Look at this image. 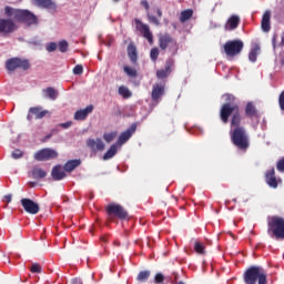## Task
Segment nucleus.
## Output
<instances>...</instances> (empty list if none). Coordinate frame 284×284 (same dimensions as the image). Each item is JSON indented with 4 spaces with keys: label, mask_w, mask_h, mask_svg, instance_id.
<instances>
[{
    "label": "nucleus",
    "mask_w": 284,
    "mask_h": 284,
    "mask_svg": "<svg viewBox=\"0 0 284 284\" xmlns=\"http://www.w3.org/2000/svg\"><path fill=\"white\" fill-rule=\"evenodd\" d=\"M19 30V27L12 19H0V34L3 37H9V34H12V32H17Z\"/></svg>",
    "instance_id": "nucleus-9"
},
{
    "label": "nucleus",
    "mask_w": 284,
    "mask_h": 284,
    "mask_svg": "<svg viewBox=\"0 0 284 284\" xmlns=\"http://www.w3.org/2000/svg\"><path fill=\"white\" fill-rule=\"evenodd\" d=\"M194 251L196 252V254L204 255L205 254V245H203V243H201V242H195Z\"/></svg>",
    "instance_id": "nucleus-35"
},
{
    "label": "nucleus",
    "mask_w": 284,
    "mask_h": 284,
    "mask_svg": "<svg viewBox=\"0 0 284 284\" xmlns=\"http://www.w3.org/2000/svg\"><path fill=\"white\" fill-rule=\"evenodd\" d=\"M276 168L278 172H284V156L277 162Z\"/></svg>",
    "instance_id": "nucleus-46"
},
{
    "label": "nucleus",
    "mask_w": 284,
    "mask_h": 284,
    "mask_svg": "<svg viewBox=\"0 0 284 284\" xmlns=\"http://www.w3.org/2000/svg\"><path fill=\"white\" fill-rule=\"evenodd\" d=\"M48 114H50V111L43 110L41 106H31L27 115V121H32L33 116L37 120L43 119L44 116H48Z\"/></svg>",
    "instance_id": "nucleus-12"
},
{
    "label": "nucleus",
    "mask_w": 284,
    "mask_h": 284,
    "mask_svg": "<svg viewBox=\"0 0 284 284\" xmlns=\"http://www.w3.org/2000/svg\"><path fill=\"white\" fill-rule=\"evenodd\" d=\"M58 156L59 152L57 150L45 148L36 152L33 159L36 161H52V159H57Z\"/></svg>",
    "instance_id": "nucleus-10"
},
{
    "label": "nucleus",
    "mask_w": 284,
    "mask_h": 284,
    "mask_svg": "<svg viewBox=\"0 0 284 284\" xmlns=\"http://www.w3.org/2000/svg\"><path fill=\"white\" fill-rule=\"evenodd\" d=\"M51 176L53 181H63V179H65V171L61 169V165H55L52 169Z\"/></svg>",
    "instance_id": "nucleus-25"
},
{
    "label": "nucleus",
    "mask_w": 284,
    "mask_h": 284,
    "mask_svg": "<svg viewBox=\"0 0 284 284\" xmlns=\"http://www.w3.org/2000/svg\"><path fill=\"white\" fill-rule=\"evenodd\" d=\"M163 94H165V84L163 83H155L153 84V89L151 92V99L155 103H159V100L163 98Z\"/></svg>",
    "instance_id": "nucleus-16"
},
{
    "label": "nucleus",
    "mask_w": 284,
    "mask_h": 284,
    "mask_svg": "<svg viewBox=\"0 0 284 284\" xmlns=\"http://www.w3.org/2000/svg\"><path fill=\"white\" fill-rule=\"evenodd\" d=\"M243 48H245V44L242 40H229L224 44V52L226 57H237V54L243 52Z\"/></svg>",
    "instance_id": "nucleus-6"
},
{
    "label": "nucleus",
    "mask_w": 284,
    "mask_h": 284,
    "mask_svg": "<svg viewBox=\"0 0 284 284\" xmlns=\"http://www.w3.org/2000/svg\"><path fill=\"white\" fill-rule=\"evenodd\" d=\"M79 165H81V160H69L64 164L63 169H64V172H74V170H77Z\"/></svg>",
    "instance_id": "nucleus-27"
},
{
    "label": "nucleus",
    "mask_w": 284,
    "mask_h": 284,
    "mask_svg": "<svg viewBox=\"0 0 284 284\" xmlns=\"http://www.w3.org/2000/svg\"><path fill=\"white\" fill-rule=\"evenodd\" d=\"M258 52H261V47L258 44H255L248 53V61H251L252 63H256Z\"/></svg>",
    "instance_id": "nucleus-28"
},
{
    "label": "nucleus",
    "mask_w": 284,
    "mask_h": 284,
    "mask_svg": "<svg viewBox=\"0 0 284 284\" xmlns=\"http://www.w3.org/2000/svg\"><path fill=\"white\" fill-rule=\"evenodd\" d=\"M150 58L153 63H156V60L159 59V48L154 47L151 49Z\"/></svg>",
    "instance_id": "nucleus-38"
},
{
    "label": "nucleus",
    "mask_w": 284,
    "mask_h": 284,
    "mask_svg": "<svg viewBox=\"0 0 284 284\" xmlns=\"http://www.w3.org/2000/svg\"><path fill=\"white\" fill-rule=\"evenodd\" d=\"M58 48L62 53L68 52V48H69L68 41L65 40L60 41L58 44Z\"/></svg>",
    "instance_id": "nucleus-40"
},
{
    "label": "nucleus",
    "mask_w": 284,
    "mask_h": 284,
    "mask_svg": "<svg viewBox=\"0 0 284 284\" xmlns=\"http://www.w3.org/2000/svg\"><path fill=\"white\" fill-rule=\"evenodd\" d=\"M136 132V123L131 124L129 129L122 132L118 139V145H125L130 139H132V134Z\"/></svg>",
    "instance_id": "nucleus-14"
},
{
    "label": "nucleus",
    "mask_w": 284,
    "mask_h": 284,
    "mask_svg": "<svg viewBox=\"0 0 284 284\" xmlns=\"http://www.w3.org/2000/svg\"><path fill=\"white\" fill-rule=\"evenodd\" d=\"M73 74H83V65L82 64H77L74 68H73Z\"/></svg>",
    "instance_id": "nucleus-42"
},
{
    "label": "nucleus",
    "mask_w": 284,
    "mask_h": 284,
    "mask_svg": "<svg viewBox=\"0 0 284 284\" xmlns=\"http://www.w3.org/2000/svg\"><path fill=\"white\" fill-rule=\"evenodd\" d=\"M21 205L28 214H39L40 206L37 202L24 197L21 200Z\"/></svg>",
    "instance_id": "nucleus-13"
},
{
    "label": "nucleus",
    "mask_w": 284,
    "mask_h": 284,
    "mask_svg": "<svg viewBox=\"0 0 284 284\" xmlns=\"http://www.w3.org/2000/svg\"><path fill=\"white\" fill-rule=\"evenodd\" d=\"M261 29L264 32H270L272 30V12L265 11L263 17H262V22H261Z\"/></svg>",
    "instance_id": "nucleus-21"
},
{
    "label": "nucleus",
    "mask_w": 284,
    "mask_h": 284,
    "mask_svg": "<svg viewBox=\"0 0 284 284\" xmlns=\"http://www.w3.org/2000/svg\"><path fill=\"white\" fill-rule=\"evenodd\" d=\"M30 185H31V187H34V185H37V183L31 182Z\"/></svg>",
    "instance_id": "nucleus-55"
},
{
    "label": "nucleus",
    "mask_w": 284,
    "mask_h": 284,
    "mask_svg": "<svg viewBox=\"0 0 284 284\" xmlns=\"http://www.w3.org/2000/svg\"><path fill=\"white\" fill-rule=\"evenodd\" d=\"M193 14H194V10H192V9L183 10L180 14L181 23H185V21H190V19H192Z\"/></svg>",
    "instance_id": "nucleus-30"
},
{
    "label": "nucleus",
    "mask_w": 284,
    "mask_h": 284,
    "mask_svg": "<svg viewBox=\"0 0 284 284\" xmlns=\"http://www.w3.org/2000/svg\"><path fill=\"white\" fill-rule=\"evenodd\" d=\"M245 284H267V271L263 266H250L243 274Z\"/></svg>",
    "instance_id": "nucleus-3"
},
{
    "label": "nucleus",
    "mask_w": 284,
    "mask_h": 284,
    "mask_svg": "<svg viewBox=\"0 0 284 284\" xmlns=\"http://www.w3.org/2000/svg\"><path fill=\"white\" fill-rule=\"evenodd\" d=\"M231 116V128L230 131L231 142L237 150L242 152H247L250 150V135L245 130V126H241L243 116L241 115V106L237 103H224L220 110V119L224 125L230 123Z\"/></svg>",
    "instance_id": "nucleus-1"
},
{
    "label": "nucleus",
    "mask_w": 284,
    "mask_h": 284,
    "mask_svg": "<svg viewBox=\"0 0 284 284\" xmlns=\"http://www.w3.org/2000/svg\"><path fill=\"white\" fill-rule=\"evenodd\" d=\"M57 48H58L57 42H50L49 44H47V52H54Z\"/></svg>",
    "instance_id": "nucleus-43"
},
{
    "label": "nucleus",
    "mask_w": 284,
    "mask_h": 284,
    "mask_svg": "<svg viewBox=\"0 0 284 284\" xmlns=\"http://www.w3.org/2000/svg\"><path fill=\"white\" fill-rule=\"evenodd\" d=\"M169 45H173V48H175V50L178 48L176 41L174 40V38H172V36H170V33H165L159 38V47L161 50H168Z\"/></svg>",
    "instance_id": "nucleus-15"
},
{
    "label": "nucleus",
    "mask_w": 284,
    "mask_h": 284,
    "mask_svg": "<svg viewBox=\"0 0 284 284\" xmlns=\"http://www.w3.org/2000/svg\"><path fill=\"white\" fill-rule=\"evenodd\" d=\"M126 52L131 63H136V61H139V53L136 52V45L134 42H131L128 45Z\"/></svg>",
    "instance_id": "nucleus-22"
},
{
    "label": "nucleus",
    "mask_w": 284,
    "mask_h": 284,
    "mask_svg": "<svg viewBox=\"0 0 284 284\" xmlns=\"http://www.w3.org/2000/svg\"><path fill=\"white\" fill-rule=\"evenodd\" d=\"M114 1V3H119V1H121V0H113Z\"/></svg>",
    "instance_id": "nucleus-56"
},
{
    "label": "nucleus",
    "mask_w": 284,
    "mask_h": 284,
    "mask_svg": "<svg viewBox=\"0 0 284 284\" xmlns=\"http://www.w3.org/2000/svg\"><path fill=\"white\" fill-rule=\"evenodd\" d=\"M30 272H32V274H41L42 267L39 263H33L30 267Z\"/></svg>",
    "instance_id": "nucleus-39"
},
{
    "label": "nucleus",
    "mask_w": 284,
    "mask_h": 284,
    "mask_svg": "<svg viewBox=\"0 0 284 284\" xmlns=\"http://www.w3.org/2000/svg\"><path fill=\"white\" fill-rule=\"evenodd\" d=\"M6 68L9 72H14L18 68L21 70H30V61L20 58H11L6 62Z\"/></svg>",
    "instance_id": "nucleus-8"
},
{
    "label": "nucleus",
    "mask_w": 284,
    "mask_h": 284,
    "mask_svg": "<svg viewBox=\"0 0 284 284\" xmlns=\"http://www.w3.org/2000/svg\"><path fill=\"white\" fill-rule=\"evenodd\" d=\"M245 115L248 116V119L258 118V110H256V105H254L253 102L246 103Z\"/></svg>",
    "instance_id": "nucleus-24"
},
{
    "label": "nucleus",
    "mask_w": 284,
    "mask_h": 284,
    "mask_svg": "<svg viewBox=\"0 0 284 284\" xmlns=\"http://www.w3.org/2000/svg\"><path fill=\"white\" fill-rule=\"evenodd\" d=\"M87 145L89 146L91 152H103L105 150V143L100 138L98 139H89L87 141Z\"/></svg>",
    "instance_id": "nucleus-17"
},
{
    "label": "nucleus",
    "mask_w": 284,
    "mask_h": 284,
    "mask_svg": "<svg viewBox=\"0 0 284 284\" xmlns=\"http://www.w3.org/2000/svg\"><path fill=\"white\" fill-rule=\"evenodd\" d=\"M278 103H280L281 110H284V91L280 94Z\"/></svg>",
    "instance_id": "nucleus-47"
},
{
    "label": "nucleus",
    "mask_w": 284,
    "mask_h": 284,
    "mask_svg": "<svg viewBox=\"0 0 284 284\" xmlns=\"http://www.w3.org/2000/svg\"><path fill=\"white\" fill-rule=\"evenodd\" d=\"M23 156V151L17 149L12 152V159H21Z\"/></svg>",
    "instance_id": "nucleus-44"
},
{
    "label": "nucleus",
    "mask_w": 284,
    "mask_h": 284,
    "mask_svg": "<svg viewBox=\"0 0 284 284\" xmlns=\"http://www.w3.org/2000/svg\"><path fill=\"white\" fill-rule=\"evenodd\" d=\"M45 140H48V139H52V134H48V135H45V138H44Z\"/></svg>",
    "instance_id": "nucleus-54"
},
{
    "label": "nucleus",
    "mask_w": 284,
    "mask_h": 284,
    "mask_svg": "<svg viewBox=\"0 0 284 284\" xmlns=\"http://www.w3.org/2000/svg\"><path fill=\"white\" fill-rule=\"evenodd\" d=\"M150 276H152V272L150 271H141L138 276H136V281L139 283H145V281H148V278H150Z\"/></svg>",
    "instance_id": "nucleus-33"
},
{
    "label": "nucleus",
    "mask_w": 284,
    "mask_h": 284,
    "mask_svg": "<svg viewBox=\"0 0 284 284\" xmlns=\"http://www.w3.org/2000/svg\"><path fill=\"white\" fill-rule=\"evenodd\" d=\"M32 174V179H45L48 176V172H45L43 169L41 168H34L31 172Z\"/></svg>",
    "instance_id": "nucleus-29"
},
{
    "label": "nucleus",
    "mask_w": 284,
    "mask_h": 284,
    "mask_svg": "<svg viewBox=\"0 0 284 284\" xmlns=\"http://www.w3.org/2000/svg\"><path fill=\"white\" fill-rule=\"evenodd\" d=\"M71 126H72V122H70V121L60 124V128H63L64 130H68V128H71Z\"/></svg>",
    "instance_id": "nucleus-49"
},
{
    "label": "nucleus",
    "mask_w": 284,
    "mask_h": 284,
    "mask_svg": "<svg viewBox=\"0 0 284 284\" xmlns=\"http://www.w3.org/2000/svg\"><path fill=\"white\" fill-rule=\"evenodd\" d=\"M276 39H278V37L274 34L272 38L273 48H276Z\"/></svg>",
    "instance_id": "nucleus-51"
},
{
    "label": "nucleus",
    "mask_w": 284,
    "mask_h": 284,
    "mask_svg": "<svg viewBox=\"0 0 284 284\" xmlns=\"http://www.w3.org/2000/svg\"><path fill=\"white\" fill-rule=\"evenodd\" d=\"M133 23H135V30L136 32H140L141 37L146 39V41L152 45L154 43V34H152V31L150 30V26L143 23L141 19L135 18L133 20Z\"/></svg>",
    "instance_id": "nucleus-7"
},
{
    "label": "nucleus",
    "mask_w": 284,
    "mask_h": 284,
    "mask_svg": "<svg viewBox=\"0 0 284 284\" xmlns=\"http://www.w3.org/2000/svg\"><path fill=\"white\" fill-rule=\"evenodd\" d=\"M149 23H153V26H161V21L156 16H152L150 12L146 13Z\"/></svg>",
    "instance_id": "nucleus-37"
},
{
    "label": "nucleus",
    "mask_w": 284,
    "mask_h": 284,
    "mask_svg": "<svg viewBox=\"0 0 284 284\" xmlns=\"http://www.w3.org/2000/svg\"><path fill=\"white\" fill-rule=\"evenodd\" d=\"M224 97H225L226 103H234V101H236V98L230 93H226Z\"/></svg>",
    "instance_id": "nucleus-45"
},
{
    "label": "nucleus",
    "mask_w": 284,
    "mask_h": 284,
    "mask_svg": "<svg viewBox=\"0 0 284 284\" xmlns=\"http://www.w3.org/2000/svg\"><path fill=\"white\" fill-rule=\"evenodd\" d=\"M72 284H83L79 278H73Z\"/></svg>",
    "instance_id": "nucleus-53"
},
{
    "label": "nucleus",
    "mask_w": 284,
    "mask_h": 284,
    "mask_svg": "<svg viewBox=\"0 0 284 284\" xmlns=\"http://www.w3.org/2000/svg\"><path fill=\"white\" fill-rule=\"evenodd\" d=\"M116 144L110 146V149L104 153L103 161H110V159L116 156Z\"/></svg>",
    "instance_id": "nucleus-31"
},
{
    "label": "nucleus",
    "mask_w": 284,
    "mask_h": 284,
    "mask_svg": "<svg viewBox=\"0 0 284 284\" xmlns=\"http://www.w3.org/2000/svg\"><path fill=\"white\" fill-rule=\"evenodd\" d=\"M94 111V105L90 104L84 109H80L74 113L75 121H85L88 119V114H92Z\"/></svg>",
    "instance_id": "nucleus-19"
},
{
    "label": "nucleus",
    "mask_w": 284,
    "mask_h": 284,
    "mask_svg": "<svg viewBox=\"0 0 284 284\" xmlns=\"http://www.w3.org/2000/svg\"><path fill=\"white\" fill-rule=\"evenodd\" d=\"M4 14H7L8 17H12L13 21H17V23H24L29 28L30 26H39V18H37V16L30 10L6 7Z\"/></svg>",
    "instance_id": "nucleus-2"
},
{
    "label": "nucleus",
    "mask_w": 284,
    "mask_h": 284,
    "mask_svg": "<svg viewBox=\"0 0 284 284\" xmlns=\"http://www.w3.org/2000/svg\"><path fill=\"white\" fill-rule=\"evenodd\" d=\"M173 71H174V59L169 58L165 61L164 69H160L156 71L155 73L156 79H160V80L168 79V77H170Z\"/></svg>",
    "instance_id": "nucleus-11"
},
{
    "label": "nucleus",
    "mask_w": 284,
    "mask_h": 284,
    "mask_svg": "<svg viewBox=\"0 0 284 284\" xmlns=\"http://www.w3.org/2000/svg\"><path fill=\"white\" fill-rule=\"evenodd\" d=\"M34 3L38 8H44V10L57 12V2L53 0H34Z\"/></svg>",
    "instance_id": "nucleus-20"
},
{
    "label": "nucleus",
    "mask_w": 284,
    "mask_h": 284,
    "mask_svg": "<svg viewBox=\"0 0 284 284\" xmlns=\"http://www.w3.org/2000/svg\"><path fill=\"white\" fill-rule=\"evenodd\" d=\"M42 92L44 94V99H50V101H57V97H59V91H55L52 87L43 89Z\"/></svg>",
    "instance_id": "nucleus-26"
},
{
    "label": "nucleus",
    "mask_w": 284,
    "mask_h": 284,
    "mask_svg": "<svg viewBox=\"0 0 284 284\" xmlns=\"http://www.w3.org/2000/svg\"><path fill=\"white\" fill-rule=\"evenodd\" d=\"M267 234L275 241H284V217L278 215L267 217Z\"/></svg>",
    "instance_id": "nucleus-4"
},
{
    "label": "nucleus",
    "mask_w": 284,
    "mask_h": 284,
    "mask_svg": "<svg viewBox=\"0 0 284 284\" xmlns=\"http://www.w3.org/2000/svg\"><path fill=\"white\" fill-rule=\"evenodd\" d=\"M118 93L120 97H123V99H130L132 97V91L125 85H121L118 89Z\"/></svg>",
    "instance_id": "nucleus-32"
},
{
    "label": "nucleus",
    "mask_w": 284,
    "mask_h": 284,
    "mask_svg": "<svg viewBox=\"0 0 284 284\" xmlns=\"http://www.w3.org/2000/svg\"><path fill=\"white\" fill-rule=\"evenodd\" d=\"M116 131H113L111 133H104L103 139L106 143H112V141L116 139Z\"/></svg>",
    "instance_id": "nucleus-36"
},
{
    "label": "nucleus",
    "mask_w": 284,
    "mask_h": 284,
    "mask_svg": "<svg viewBox=\"0 0 284 284\" xmlns=\"http://www.w3.org/2000/svg\"><path fill=\"white\" fill-rule=\"evenodd\" d=\"M265 181L273 190H276V187H278V180L276 179V171L274 170V168L266 171Z\"/></svg>",
    "instance_id": "nucleus-18"
},
{
    "label": "nucleus",
    "mask_w": 284,
    "mask_h": 284,
    "mask_svg": "<svg viewBox=\"0 0 284 284\" xmlns=\"http://www.w3.org/2000/svg\"><path fill=\"white\" fill-rule=\"evenodd\" d=\"M105 212L109 219H120V221H128L130 214L128 211L121 205L116 203H111L105 207Z\"/></svg>",
    "instance_id": "nucleus-5"
},
{
    "label": "nucleus",
    "mask_w": 284,
    "mask_h": 284,
    "mask_svg": "<svg viewBox=\"0 0 284 284\" xmlns=\"http://www.w3.org/2000/svg\"><path fill=\"white\" fill-rule=\"evenodd\" d=\"M123 70L125 72V74L129 75L131 79H136V77L139 74L136 72V69L129 67V65H124Z\"/></svg>",
    "instance_id": "nucleus-34"
},
{
    "label": "nucleus",
    "mask_w": 284,
    "mask_h": 284,
    "mask_svg": "<svg viewBox=\"0 0 284 284\" xmlns=\"http://www.w3.org/2000/svg\"><path fill=\"white\" fill-rule=\"evenodd\" d=\"M241 23V18L236 14H233L229 18L226 24H225V29L226 30H236V28H239Z\"/></svg>",
    "instance_id": "nucleus-23"
},
{
    "label": "nucleus",
    "mask_w": 284,
    "mask_h": 284,
    "mask_svg": "<svg viewBox=\"0 0 284 284\" xmlns=\"http://www.w3.org/2000/svg\"><path fill=\"white\" fill-rule=\"evenodd\" d=\"M165 281V276L162 273H156L154 277V283L161 284Z\"/></svg>",
    "instance_id": "nucleus-41"
},
{
    "label": "nucleus",
    "mask_w": 284,
    "mask_h": 284,
    "mask_svg": "<svg viewBox=\"0 0 284 284\" xmlns=\"http://www.w3.org/2000/svg\"><path fill=\"white\" fill-rule=\"evenodd\" d=\"M156 14L159 19H161V17H163V11L161 9H156Z\"/></svg>",
    "instance_id": "nucleus-52"
},
{
    "label": "nucleus",
    "mask_w": 284,
    "mask_h": 284,
    "mask_svg": "<svg viewBox=\"0 0 284 284\" xmlns=\"http://www.w3.org/2000/svg\"><path fill=\"white\" fill-rule=\"evenodd\" d=\"M3 201H6V203H11L12 202V194L4 195Z\"/></svg>",
    "instance_id": "nucleus-50"
},
{
    "label": "nucleus",
    "mask_w": 284,
    "mask_h": 284,
    "mask_svg": "<svg viewBox=\"0 0 284 284\" xmlns=\"http://www.w3.org/2000/svg\"><path fill=\"white\" fill-rule=\"evenodd\" d=\"M141 6H143L146 12H150V2H148V0H142Z\"/></svg>",
    "instance_id": "nucleus-48"
}]
</instances>
